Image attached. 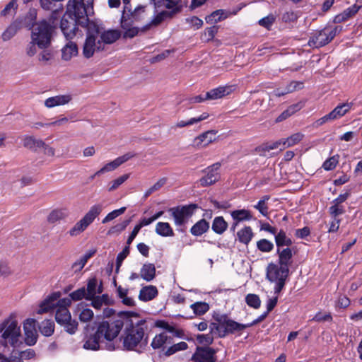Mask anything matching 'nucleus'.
<instances>
[{"mask_svg": "<svg viewBox=\"0 0 362 362\" xmlns=\"http://www.w3.org/2000/svg\"><path fill=\"white\" fill-rule=\"evenodd\" d=\"M303 136L304 135L303 134L298 132L291 135L286 139H282L283 147L280 148V150L282 151L286 148L297 144L303 139Z\"/></svg>", "mask_w": 362, "mask_h": 362, "instance_id": "58836bf2", "label": "nucleus"}, {"mask_svg": "<svg viewBox=\"0 0 362 362\" xmlns=\"http://www.w3.org/2000/svg\"><path fill=\"white\" fill-rule=\"evenodd\" d=\"M92 12L90 13H87V15H83L82 21L80 23V26L86 28V36H92L96 39L97 36L101 34L104 28L101 25H98L96 22L93 21H90L88 18V16H90Z\"/></svg>", "mask_w": 362, "mask_h": 362, "instance_id": "ddd939ff", "label": "nucleus"}, {"mask_svg": "<svg viewBox=\"0 0 362 362\" xmlns=\"http://www.w3.org/2000/svg\"><path fill=\"white\" fill-rule=\"evenodd\" d=\"M69 42L62 49V58L64 60H69L72 56L76 55L78 53V47L75 42L68 40Z\"/></svg>", "mask_w": 362, "mask_h": 362, "instance_id": "4c0bfd02", "label": "nucleus"}, {"mask_svg": "<svg viewBox=\"0 0 362 362\" xmlns=\"http://www.w3.org/2000/svg\"><path fill=\"white\" fill-rule=\"evenodd\" d=\"M127 311H119L112 318L98 317L83 329V348L87 350L98 351L103 347L114 351L119 347L115 340L119 339L124 327V320Z\"/></svg>", "mask_w": 362, "mask_h": 362, "instance_id": "f257e3e1", "label": "nucleus"}, {"mask_svg": "<svg viewBox=\"0 0 362 362\" xmlns=\"http://www.w3.org/2000/svg\"><path fill=\"white\" fill-rule=\"evenodd\" d=\"M222 323L223 330L221 332L222 338L226 337L228 334H241V332L248 328L247 324H241L229 318L226 314H222V319L219 320Z\"/></svg>", "mask_w": 362, "mask_h": 362, "instance_id": "1a4fd4ad", "label": "nucleus"}, {"mask_svg": "<svg viewBox=\"0 0 362 362\" xmlns=\"http://www.w3.org/2000/svg\"><path fill=\"white\" fill-rule=\"evenodd\" d=\"M125 211H126V207L124 206V207H121L119 209H116V210L111 211L103 218V220L102 221V223H106L110 221H112L117 216L123 214L125 212Z\"/></svg>", "mask_w": 362, "mask_h": 362, "instance_id": "69168bd1", "label": "nucleus"}, {"mask_svg": "<svg viewBox=\"0 0 362 362\" xmlns=\"http://www.w3.org/2000/svg\"><path fill=\"white\" fill-rule=\"evenodd\" d=\"M71 317V313L69 311L68 308L57 310L55 314V320L60 325H62L66 322L69 320Z\"/></svg>", "mask_w": 362, "mask_h": 362, "instance_id": "79ce46f5", "label": "nucleus"}, {"mask_svg": "<svg viewBox=\"0 0 362 362\" xmlns=\"http://www.w3.org/2000/svg\"><path fill=\"white\" fill-rule=\"evenodd\" d=\"M213 318L216 321V322H211L209 325V329H210V333L211 335L212 334H217L218 337L220 338H222L221 332L223 330V326L222 323L219 320L221 318L222 319V314H216L213 316Z\"/></svg>", "mask_w": 362, "mask_h": 362, "instance_id": "ea45409f", "label": "nucleus"}, {"mask_svg": "<svg viewBox=\"0 0 362 362\" xmlns=\"http://www.w3.org/2000/svg\"><path fill=\"white\" fill-rule=\"evenodd\" d=\"M118 167H119V165H118L116 159H115L114 160L107 163L102 168H100L99 170H98L95 173V175H101L106 172L112 171V170H115L116 168H117Z\"/></svg>", "mask_w": 362, "mask_h": 362, "instance_id": "338daca9", "label": "nucleus"}, {"mask_svg": "<svg viewBox=\"0 0 362 362\" xmlns=\"http://www.w3.org/2000/svg\"><path fill=\"white\" fill-rule=\"evenodd\" d=\"M289 269L283 266L271 262L267 265L266 276L271 281H278L281 279H286L288 276Z\"/></svg>", "mask_w": 362, "mask_h": 362, "instance_id": "9b49d317", "label": "nucleus"}, {"mask_svg": "<svg viewBox=\"0 0 362 362\" xmlns=\"http://www.w3.org/2000/svg\"><path fill=\"white\" fill-rule=\"evenodd\" d=\"M246 303L251 308L257 309L261 305V300L258 295L249 293L245 297Z\"/></svg>", "mask_w": 362, "mask_h": 362, "instance_id": "09e8293b", "label": "nucleus"}, {"mask_svg": "<svg viewBox=\"0 0 362 362\" xmlns=\"http://www.w3.org/2000/svg\"><path fill=\"white\" fill-rule=\"evenodd\" d=\"M195 315H202L209 310V305L205 302H196L190 305Z\"/></svg>", "mask_w": 362, "mask_h": 362, "instance_id": "c03bdc74", "label": "nucleus"}, {"mask_svg": "<svg viewBox=\"0 0 362 362\" xmlns=\"http://www.w3.org/2000/svg\"><path fill=\"white\" fill-rule=\"evenodd\" d=\"M158 294V291L155 286H146L140 290L139 299L141 301L147 302L155 298Z\"/></svg>", "mask_w": 362, "mask_h": 362, "instance_id": "412c9836", "label": "nucleus"}, {"mask_svg": "<svg viewBox=\"0 0 362 362\" xmlns=\"http://www.w3.org/2000/svg\"><path fill=\"white\" fill-rule=\"evenodd\" d=\"M39 330L45 337H50L54 332V322L51 320H45L39 325Z\"/></svg>", "mask_w": 362, "mask_h": 362, "instance_id": "c9c22d12", "label": "nucleus"}, {"mask_svg": "<svg viewBox=\"0 0 362 362\" xmlns=\"http://www.w3.org/2000/svg\"><path fill=\"white\" fill-rule=\"evenodd\" d=\"M37 321L34 319H27L24 322L25 341L27 345L33 346L36 344L37 334L35 328Z\"/></svg>", "mask_w": 362, "mask_h": 362, "instance_id": "4468645a", "label": "nucleus"}, {"mask_svg": "<svg viewBox=\"0 0 362 362\" xmlns=\"http://www.w3.org/2000/svg\"><path fill=\"white\" fill-rule=\"evenodd\" d=\"M100 36L101 42L112 44L121 37V32L118 30H103Z\"/></svg>", "mask_w": 362, "mask_h": 362, "instance_id": "5701e85b", "label": "nucleus"}, {"mask_svg": "<svg viewBox=\"0 0 362 362\" xmlns=\"http://www.w3.org/2000/svg\"><path fill=\"white\" fill-rule=\"evenodd\" d=\"M329 213L332 217L337 218L338 216L345 213V209L341 204H333V205L329 208Z\"/></svg>", "mask_w": 362, "mask_h": 362, "instance_id": "0e129e2a", "label": "nucleus"}, {"mask_svg": "<svg viewBox=\"0 0 362 362\" xmlns=\"http://www.w3.org/2000/svg\"><path fill=\"white\" fill-rule=\"evenodd\" d=\"M173 342V337L168 336L165 332H161L154 337L151 346L153 349H163V350H165L166 346L171 344Z\"/></svg>", "mask_w": 362, "mask_h": 362, "instance_id": "aec40b11", "label": "nucleus"}, {"mask_svg": "<svg viewBox=\"0 0 362 362\" xmlns=\"http://www.w3.org/2000/svg\"><path fill=\"white\" fill-rule=\"evenodd\" d=\"M338 30H341V27L336 26L334 28H325L313 36L309 40L308 44L310 46L322 47L332 40Z\"/></svg>", "mask_w": 362, "mask_h": 362, "instance_id": "0eeeda50", "label": "nucleus"}, {"mask_svg": "<svg viewBox=\"0 0 362 362\" xmlns=\"http://www.w3.org/2000/svg\"><path fill=\"white\" fill-rule=\"evenodd\" d=\"M182 6L179 4H177L175 6H173L170 9L171 11H163L160 13V16L163 18V19L171 18L177 13H180L182 10Z\"/></svg>", "mask_w": 362, "mask_h": 362, "instance_id": "6e6d98bb", "label": "nucleus"}, {"mask_svg": "<svg viewBox=\"0 0 362 362\" xmlns=\"http://www.w3.org/2000/svg\"><path fill=\"white\" fill-rule=\"evenodd\" d=\"M145 11V6H138L132 11L130 3L129 4H124L121 19L120 25L122 28L128 27L132 22H138L141 20V14Z\"/></svg>", "mask_w": 362, "mask_h": 362, "instance_id": "6e6552de", "label": "nucleus"}, {"mask_svg": "<svg viewBox=\"0 0 362 362\" xmlns=\"http://www.w3.org/2000/svg\"><path fill=\"white\" fill-rule=\"evenodd\" d=\"M103 205L98 204L92 206L90 210L86 214V215L81 218L88 226L93 222L95 218L101 213L103 211Z\"/></svg>", "mask_w": 362, "mask_h": 362, "instance_id": "cd10ccee", "label": "nucleus"}, {"mask_svg": "<svg viewBox=\"0 0 362 362\" xmlns=\"http://www.w3.org/2000/svg\"><path fill=\"white\" fill-rule=\"evenodd\" d=\"M274 235L275 243L278 248L284 246L289 247L293 244L291 239L286 236V232L283 229H281Z\"/></svg>", "mask_w": 362, "mask_h": 362, "instance_id": "f704fd0d", "label": "nucleus"}, {"mask_svg": "<svg viewBox=\"0 0 362 362\" xmlns=\"http://www.w3.org/2000/svg\"><path fill=\"white\" fill-rule=\"evenodd\" d=\"M14 318V315L11 314L0 326L1 331H4L2 338L6 343H8L13 347L18 345L21 337V328Z\"/></svg>", "mask_w": 362, "mask_h": 362, "instance_id": "39448f33", "label": "nucleus"}, {"mask_svg": "<svg viewBox=\"0 0 362 362\" xmlns=\"http://www.w3.org/2000/svg\"><path fill=\"white\" fill-rule=\"evenodd\" d=\"M55 307H57V303H54L52 301H50L48 298H46L40 303L37 313L42 314L48 313L49 311L53 310Z\"/></svg>", "mask_w": 362, "mask_h": 362, "instance_id": "864d4df0", "label": "nucleus"}, {"mask_svg": "<svg viewBox=\"0 0 362 362\" xmlns=\"http://www.w3.org/2000/svg\"><path fill=\"white\" fill-rule=\"evenodd\" d=\"M140 276L145 281H151L156 277V267L152 263H145L143 264Z\"/></svg>", "mask_w": 362, "mask_h": 362, "instance_id": "a878e982", "label": "nucleus"}, {"mask_svg": "<svg viewBox=\"0 0 362 362\" xmlns=\"http://www.w3.org/2000/svg\"><path fill=\"white\" fill-rule=\"evenodd\" d=\"M62 326H64V330L69 334H74L78 329V322L76 320H72L71 317L69 320L66 322Z\"/></svg>", "mask_w": 362, "mask_h": 362, "instance_id": "bf43d9fd", "label": "nucleus"}, {"mask_svg": "<svg viewBox=\"0 0 362 362\" xmlns=\"http://www.w3.org/2000/svg\"><path fill=\"white\" fill-rule=\"evenodd\" d=\"M191 360L194 362H216V350L210 346H197Z\"/></svg>", "mask_w": 362, "mask_h": 362, "instance_id": "9d476101", "label": "nucleus"}, {"mask_svg": "<svg viewBox=\"0 0 362 362\" xmlns=\"http://www.w3.org/2000/svg\"><path fill=\"white\" fill-rule=\"evenodd\" d=\"M217 131L209 130L198 136L194 140V146L197 148L207 146L209 144L216 140V134Z\"/></svg>", "mask_w": 362, "mask_h": 362, "instance_id": "a211bd4d", "label": "nucleus"}, {"mask_svg": "<svg viewBox=\"0 0 362 362\" xmlns=\"http://www.w3.org/2000/svg\"><path fill=\"white\" fill-rule=\"evenodd\" d=\"M124 320L123 332L119 340L124 350L141 351L148 344L146 320L140 317V314L134 311H127Z\"/></svg>", "mask_w": 362, "mask_h": 362, "instance_id": "f03ea898", "label": "nucleus"}, {"mask_svg": "<svg viewBox=\"0 0 362 362\" xmlns=\"http://www.w3.org/2000/svg\"><path fill=\"white\" fill-rule=\"evenodd\" d=\"M69 296L73 301H78L82 299L87 300L88 296L85 286H83L69 293Z\"/></svg>", "mask_w": 362, "mask_h": 362, "instance_id": "8fccbe9b", "label": "nucleus"}, {"mask_svg": "<svg viewBox=\"0 0 362 362\" xmlns=\"http://www.w3.org/2000/svg\"><path fill=\"white\" fill-rule=\"evenodd\" d=\"M228 227V224L223 216H216L214 218L211 229L215 233L222 235Z\"/></svg>", "mask_w": 362, "mask_h": 362, "instance_id": "7c9ffc66", "label": "nucleus"}, {"mask_svg": "<svg viewBox=\"0 0 362 362\" xmlns=\"http://www.w3.org/2000/svg\"><path fill=\"white\" fill-rule=\"evenodd\" d=\"M164 21L162 16H160V13L157 14L155 18L148 24L145 25L142 28H141V33H145L153 26H158Z\"/></svg>", "mask_w": 362, "mask_h": 362, "instance_id": "680f3d73", "label": "nucleus"}, {"mask_svg": "<svg viewBox=\"0 0 362 362\" xmlns=\"http://www.w3.org/2000/svg\"><path fill=\"white\" fill-rule=\"evenodd\" d=\"M34 40L35 39L33 37H30V42L26 47V54L29 57H33L37 53V47L40 49H47L45 46L38 44L37 41H35Z\"/></svg>", "mask_w": 362, "mask_h": 362, "instance_id": "a18cd8bd", "label": "nucleus"}, {"mask_svg": "<svg viewBox=\"0 0 362 362\" xmlns=\"http://www.w3.org/2000/svg\"><path fill=\"white\" fill-rule=\"evenodd\" d=\"M227 17L228 16L224 10L218 9L206 16L205 20L207 23L213 24L220 22L226 19Z\"/></svg>", "mask_w": 362, "mask_h": 362, "instance_id": "72a5a7b5", "label": "nucleus"}, {"mask_svg": "<svg viewBox=\"0 0 362 362\" xmlns=\"http://www.w3.org/2000/svg\"><path fill=\"white\" fill-rule=\"evenodd\" d=\"M129 245L125 246L122 251L119 252L116 259V272L117 273L119 272V267H121L122 262L124 259L129 255Z\"/></svg>", "mask_w": 362, "mask_h": 362, "instance_id": "13d9d810", "label": "nucleus"}, {"mask_svg": "<svg viewBox=\"0 0 362 362\" xmlns=\"http://www.w3.org/2000/svg\"><path fill=\"white\" fill-rule=\"evenodd\" d=\"M64 0H40V7L45 11H51L49 17L51 19H57V14L62 11L64 6L62 4Z\"/></svg>", "mask_w": 362, "mask_h": 362, "instance_id": "dca6fc26", "label": "nucleus"}, {"mask_svg": "<svg viewBox=\"0 0 362 362\" xmlns=\"http://www.w3.org/2000/svg\"><path fill=\"white\" fill-rule=\"evenodd\" d=\"M71 100V97L69 95H59L46 99L45 105L47 107L51 108L55 106L67 104Z\"/></svg>", "mask_w": 362, "mask_h": 362, "instance_id": "4be33fe9", "label": "nucleus"}, {"mask_svg": "<svg viewBox=\"0 0 362 362\" xmlns=\"http://www.w3.org/2000/svg\"><path fill=\"white\" fill-rule=\"evenodd\" d=\"M209 223L204 218L197 221L191 228L190 233L194 236H200L209 229Z\"/></svg>", "mask_w": 362, "mask_h": 362, "instance_id": "2f4dec72", "label": "nucleus"}, {"mask_svg": "<svg viewBox=\"0 0 362 362\" xmlns=\"http://www.w3.org/2000/svg\"><path fill=\"white\" fill-rule=\"evenodd\" d=\"M230 216L233 221H235L238 223L250 221L252 218L251 211L245 209L233 210L230 211Z\"/></svg>", "mask_w": 362, "mask_h": 362, "instance_id": "b1692460", "label": "nucleus"}, {"mask_svg": "<svg viewBox=\"0 0 362 362\" xmlns=\"http://www.w3.org/2000/svg\"><path fill=\"white\" fill-rule=\"evenodd\" d=\"M134 23V22H132L128 27L123 28L124 30H125L122 35L123 38H133L135 36L138 35L139 32H141V28H139L137 27H132Z\"/></svg>", "mask_w": 362, "mask_h": 362, "instance_id": "4d7b16f0", "label": "nucleus"}, {"mask_svg": "<svg viewBox=\"0 0 362 362\" xmlns=\"http://www.w3.org/2000/svg\"><path fill=\"white\" fill-rule=\"evenodd\" d=\"M45 146L46 144L42 140L37 139L32 136H26L23 139V146L32 151H37L38 148Z\"/></svg>", "mask_w": 362, "mask_h": 362, "instance_id": "bb28decb", "label": "nucleus"}, {"mask_svg": "<svg viewBox=\"0 0 362 362\" xmlns=\"http://www.w3.org/2000/svg\"><path fill=\"white\" fill-rule=\"evenodd\" d=\"M20 22L14 20L7 27L1 35V38L4 41H8L16 35L19 30H21Z\"/></svg>", "mask_w": 362, "mask_h": 362, "instance_id": "c756f323", "label": "nucleus"}, {"mask_svg": "<svg viewBox=\"0 0 362 362\" xmlns=\"http://www.w3.org/2000/svg\"><path fill=\"white\" fill-rule=\"evenodd\" d=\"M88 226L81 219L70 229L69 234L72 237L77 236L83 232Z\"/></svg>", "mask_w": 362, "mask_h": 362, "instance_id": "de8ad7c7", "label": "nucleus"}, {"mask_svg": "<svg viewBox=\"0 0 362 362\" xmlns=\"http://www.w3.org/2000/svg\"><path fill=\"white\" fill-rule=\"evenodd\" d=\"M156 233L162 237L174 236V231L168 222H158L156 226Z\"/></svg>", "mask_w": 362, "mask_h": 362, "instance_id": "473e14b6", "label": "nucleus"}, {"mask_svg": "<svg viewBox=\"0 0 362 362\" xmlns=\"http://www.w3.org/2000/svg\"><path fill=\"white\" fill-rule=\"evenodd\" d=\"M235 89V86H219L216 88H214L205 94V98L207 100H216L221 98L226 95L230 94Z\"/></svg>", "mask_w": 362, "mask_h": 362, "instance_id": "f3484780", "label": "nucleus"}, {"mask_svg": "<svg viewBox=\"0 0 362 362\" xmlns=\"http://www.w3.org/2000/svg\"><path fill=\"white\" fill-rule=\"evenodd\" d=\"M221 167L220 163H216L209 166L205 172L206 175L199 180V183L202 187L209 186L217 182L220 177L218 173Z\"/></svg>", "mask_w": 362, "mask_h": 362, "instance_id": "f8f14e48", "label": "nucleus"}, {"mask_svg": "<svg viewBox=\"0 0 362 362\" xmlns=\"http://www.w3.org/2000/svg\"><path fill=\"white\" fill-rule=\"evenodd\" d=\"M98 286V280L96 277H92L87 281V287L86 288L87 293V300L92 299L97 295L96 288Z\"/></svg>", "mask_w": 362, "mask_h": 362, "instance_id": "a19ab883", "label": "nucleus"}, {"mask_svg": "<svg viewBox=\"0 0 362 362\" xmlns=\"http://www.w3.org/2000/svg\"><path fill=\"white\" fill-rule=\"evenodd\" d=\"M55 20L49 17L48 19L38 21L37 25L30 32V37H33L38 44L43 45L48 49L52 45V42L56 34Z\"/></svg>", "mask_w": 362, "mask_h": 362, "instance_id": "20e7f679", "label": "nucleus"}, {"mask_svg": "<svg viewBox=\"0 0 362 362\" xmlns=\"http://www.w3.org/2000/svg\"><path fill=\"white\" fill-rule=\"evenodd\" d=\"M66 214L61 209L53 210L48 216L47 221L49 223H54L66 217Z\"/></svg>", "mask_w": 362, "mask_h": 362, "instance_id": "3c124183", "label": "nucleus"}, {"mask_svg": "<svg viewBox=\"0 0 362 362\" xmlns=\"http://www.w3.org/2000/svg\"><path fill=\"white\" fill-rule=\"evenodd\" d=\"M198 344L204 345L203 346H209L214 342V337L211 334H199L196 336Z\"/></svg>", "mask_w": 362, "mask_h": 362, "instance_id": "5fc2aeb1", "label": "nucleus"}, {"mask_svg": "<svg viewBox=\"0 0 362 362\" xmlns=\"http://www.w3.org/2000/svg\"><path fill=\"white\" fill-rule=\"evenodd\" d=\"M87 4L88 6H85L84 0H69L59 26L66 40H73L78 34L83 35L78 29L83 16L93 13L92 0H87Z\"/></svg>", "mask_w": 362, "mask_h": 362, "instance_id": "7ed1b4c3", "label": "nucleus"}, {"mask_svg": "<svg viewBox=\"0 0 362 362\" xmlns=\"http://www.w3.org/2000/svg\"><path fill=\"white\" fill-rule=\"evenodd\" d=\"M257 247L261 252H269L273 250L274 244L267 239H261L257 242Z\"/></svg>", "mask_w": 362, "mask_h": 362, "instance_id": "603ef678", "label": "nucleus"}, {"mask_svg": "<svg viewBox=\"0 0 362 362\" xmlns=\"http://www.w3.org/2000/svg\"><path fill=\"white\" fill-rule=\"evenodd\" d=\"M100 47V40L96 42V39L94 37L86 36L83 47V54L86 58L89 59L93 55L95 49L97 48L99 50Z\"/></svg>", "mask_w": 362, "mask_h": 362, "instance_id": "6ab92c4d", "label": "nucleus"}, {"mask_svg": "<svg viewBox=\"0 0 362 362\" xmlns=\"http://www.w3.org/2000/svg\"><path fill=\"white\" fill-rule=\"evenodd\" d=\"M198 208V204H189L170 208L168 211L171 213L175 226H182L187 223Z\"/></svg>", "mask_w": 362, "mask_h": 362, "instance_id": "423d86ee", "label": "nucleus"}, {"mask_svg": "<svg viewBox=\"0 0 362 362\" xmlns=\"http://www.w3.org/2000/svg\"><path fill=\"white\" fill-rule=\"evenodd\" d=\"M339 155H335V156L330 157L329 158H328L327 160H326L324 162V163L322 165V168L325 170H332L334 169L335 167L337 166V163H339Z\"/></svg>", "mask_w": 362, "mask_h": 362, "instance_id": "052dcab7", "label": "nucleus"}, {"mask_svg": "<svg viewBox=\"0 0 362 362\" xmlns=\"http://www.w3.org/2000/svg\"><path fill=\"white\" fill-rule=\"evenodd\" d=\"M351 109V105L349 103H342L337 105L329 115L332 119H338L344 116Z\"/></svg>", "mask_w": 362, "mask_h": 362, "instance_id": "e433bc0d", "label": "nucleus"}, {"mask_svg": "<svg viewBox=\"0 0 362 362\" xmlns=\"http://www.w3.org/2000/svg\"><path fill=\"white\" fill-rule=\"evenodd\" d=\"M131 222V218L124 221L123 222L118 223L114 226H112L109 230L108 234L115 233H120L125 230L127 226Z\"/></svg>", "mask_w": 362, "mask_h": 362, "instance_id": "774afa93", "label": "nucleus"}, {"mask_svg": "<svg viewBox=\"0 0 362 362\" xmlns=\"http://www.w3.org/2000/svg\"><path fill=\"white\" fill-rule=\"evenodd\" d=\"M37 9L34 8H31L26 13L25 16L22 18H18L16 21H19L21 29L22 28H25L27 30H33L35 27L37 25L38 21H37Z\"/></svg>", "mask_w": 362, "mask_h": 362, "instance_id": "2eb2a0df", "label": "nucleus"}, {"mask_svg": "<svg viewBox=\"0 0 362 362\" xmlns=\"http://www.w3.org/2000/svg\"><path fill=\"white\" fill-rule=\"evenodd\" d=\"M18 8V0L10 1L1 11L0 16L6 17L12 13L15 14Z\"/></svg>", "mask_w": 362, "mask_h": 362, "instance_id": "49530a36", "label": "nucleus"}, {"mask_svg": "<svg viewBox=\"0 0 362 362\" xmlns=\"http://www.w3.org/2000/svg\"><path fill=\"white\" fill-rule=\"evenodd\" d=\"M253 236L254 233L250 226H245L244 228L237 232L238 240L246 245H247L252 240Z\"/></svg>", "mask_w": 362, "mask_h": 362, "instance_id": "c85d7f7f", "label": "nucleus"}, {"mask_svg": "<svg viewBox=\"0 0 362 362\" xmlns=\"http://www.w3.org/2000/svg\"><path fill=\"white\" fill-rule=\"evenodd\" d=\"M94 313L90 308H84L79 314L78 318L82 322H89L93 320Z\"/></svg>", "mask_w": 362, "mask_h": 362, "instance_id": "e2e57ef3", "label": "nucleus"}, {"mask_svg": "<svg viewBox=\"0 0 362 362\" xmlns=\"http://www.w3.org/2000/svg\"><path fill=\"white\" fill-rule=\"evenodd\" d=\"M187 349L188 344L185 341H180L177 344H175L169 346L164 352V355L165 356H170L178 351H185Z\"/></svg>", "mask_w": 362, "mask_h": 362, "instance_id": "37998d69", "label": "nucleus"}, {"mask_svg": "<svg viewBox=\"0 0 362 362\" xmlns=\"http://www.w3.org/2000/svg\"><path fill=\"white\" fill-rule=\"evenodd\" d=\"M279 255V264L288 268L289 264L291 263L293 257L292 250L289 247L281 250L280 247L276 251Z\"/></svg>", "mask_w": 362, "mask_h": 362, "instance_id": "393cba45", "label": "nucleus"}]
</instances>
